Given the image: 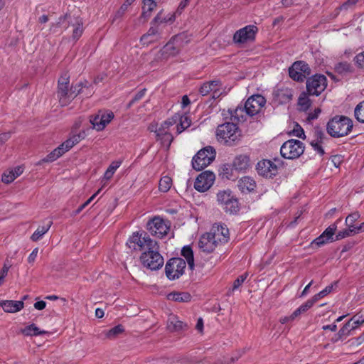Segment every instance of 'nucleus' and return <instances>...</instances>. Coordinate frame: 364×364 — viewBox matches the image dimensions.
<instances>
[{"mask_svg": "<svg viewBox=\"0 0 364 364\" xmlns=\"http://www.w3.org/2000/svg\"><path fill=\"white\" fill-rule=\"evenodd\" d=\"M191 124V119L188 114L176 113L161 124L157 129V139L161 140L164 144L169 146L173 141L172 132L178 135Z\"/></svg>", "mask_w": 364, "mask_h": 364, "instance_id": "f257e3e1", "label": "nucleus"}, {"mask_svg": "<svg viewBox=\"0 0 364 364\" xmlns=\"http://www.w3.org/2000/svg\"><path fill=\"white\" fill-rule=\"evenodd\" d=\"M266 104L265 98L261 95H255L251 96L246 101L244 107H238L233 112H230L231 119L234 121H240L243 119V112L250 116H254L259 113Z\"/></svg>", "mask_w": 364, "mask_h": 364, "instance_id": "f03ea898", "label": "nucleus"}, {"mask_svg": "<svg viewBox=\"0 0 364 364\" xmlns=\"http://www.w3.org/2000/svg\"><path fill=\"white\" fill-rule=\"evenodd\" d=\"M353 121L344 116H336L327 124L328 133L333 137H343L348 135L353 129Z\"/></svg>", "mask_w": 364, "mask_h": 364, "instance_id": "7ed1b4c3", "label": "nucleus"}, {"mask_svg": "<svg viewBox=\"0 0 364 364\" xmlns=\"http://www.w3.org/2000/svg\"><path fill=\"white\" fill-rule=\"evenodd\" d=\"M127 245L130 250L136 251H147L157 248V242L153 240L144 232H135L128 239Z\"/></svg>", "mask_w": 364, "mask_h": 364, "instance_id": "20e7f679", "label": "nucleus"}, {"mask_svg": "<svg viewBox=\"0 0 364 364\" xmlns=\"http://www.w3.org/2000/svg\"><path fill=\"white\" fill-rule=\"evenodd\" d=\"M81 85L79 84L69 89V78L61 77L58 80V97L62 106L68 105L81 92Z\"/></svg>", "mask_w": 364, "mask_h": 364, "instance_id": "39448f33", "label": "nucleus"}, {"mask_svg": "<svg viewBox=\"0 0 364 364\" xmlns=\"http://www.w3.org/2000/svg\"><path fill=\"white\" fill-rule=\"evenodd\" d=\"M216 136L218 140L232 145L240 138V132L234 122H226L218 127Z\"/></svg>", "mask_w": 364, "mask_h": 364, "instance_id": "423d86ee", "label": "nucleus"}, {"mask_svg": "<svg viewBox=\"0 0 364 364\" xmlns=\"http://www.w3.org/2000/svg\"><path fill=\"white\" fill-rule=\"evenodd\" d=\"M215 154V150L210 146L200 149L192 159L193 168L197 171L203 169L213 162Z\"/></svg>", "mask_w": 364, "mask_h": 364, "instance_id": "0eeeda50", "label": "nucleus"}, {"mask_svg": "<svg viewBox=\"0 0 364 364\" xmlns=\"http://www.w3.org/2000/svg\"><path fill=\"white\" fill-rule=\"evenodd\" d=\"M140 260L144 267L151 270L159 269L164 264V258L159 252L158 245L157 248L150 249L142 252Z\"/></svg>", "mask_w": 364, "mask_h": 364, "instance_id": "6e6552de", "label": "nucleus"}, {"mask_svg": "<svg viewBox=\"0 0 364 364\" xmlns=\"http://www.w3.org/2000/svg\"><path fill=\"white\" fill-rule=\"evenodd\" d=\"M82 136L80 134H74L62 143L59 146L55 149L52 152H50L44 159L43 161L46 162H51L54 161L60 157L65 152L68 151L74 145L79 143Z\"/></svg>", "mask_w": 364, "mask_h": 364, "instance_id": "1a4fd4ad", "label": "nucleus"}, {"mask_svg": "<svg viewBox=\"0 0 364 364\" xmlns=\"http://www.w3.org/2000/svg\"><path fill=\"white\" fill-rule=\"evenodd\" d=\"M304 151V144L296 139H290L285 141L280 149L282 156L288 159L299 157Z\"/></svg>", "mask_w": 364, "mask_h": 364, "instance_id": "9d476101", "label": "nucleus"}, {"mask_svg": "<svg viewBox=\"0 0 364 364\" xmlns=\"http://www.w3.org/2000/svg\"><path fill=\"white\" fill-rule=\"evenodd\" d=\"M185 35L181 33L176 35L163 47L161 54L163 58H168L178 55L183 46Z\"/></svg>", "mask_w": 364, "mask_h": 364, "instance_id": "9b49d317", "label": "nucleus"}, {"mask_svg": "<svg viewBox=\"0 0 364 364\" xmlns=\"http://www.w3.org/2000/svg\"><path fill=\"white\" fill-rule=\"evenodd\" d=\"M186 266V262L181 258L176 257L169 259L165 267L166 277L170 280L179 278L183 274Z\"/></svg>", "mask_w": 364, "mask_h": 364, "instance_id": "f8f14e48", "label": "nucleus"}, {"mask_svg": "<svg viewBox=\"0 0 364 364\" xmlns=\"http://www.w3.org/2000/svg\"><path fill=\"white\" fill-rule=\"evenodd\" d=\"M310 74V68L304 61H296L289 68V77L295 81L302 82Z\"/></svg>", "mask_w": 364, "mask_h": 364, "instance_id": "ddd939ff", "label": "nucleus"}, {"mask_svg": "<svg viewBox=\"0 0 364 364\" xmlns=\"http://www.w3.org/2000/svg\"><path fill=\"white\" fill-rule=\"evenodd\" d=\"M218 201L220 203L226 212L230 213H236L238 210V202L232 196L230 191H222L217 195Z\"/></svg>", "mask_w": 364, "mask_h": 364, "instance_id": "4468645a", "label": "nucleus"}, {"mask_svg": "<svg viewBox=\"0 0 364 364\" xmlns=\"http://www.w3.org/2000/svg\"><path fill=\"white\" fill-rule=\"evenodd\" d=\"M147 229L153 235L162 237L168 233L169 225L162 218L155 217L147 223Z\"/></svg>", "mask_w": 364, "mask_h": 364, "instance_id": "2eb2a0df", "label": "nucleus"}, {"mask_svg": "<svg viewBox=\"0 0 364 364\" xmlns=\"http://www.w3.org/2000/svg\"><path fill=\"white\" fill-rule=\"evenodd\" d=\"M215 179V176L213 172L203 171L196 178L194 188L199 192H205L213 186Z\"/></svg>", "mask_w": 364, "mask_h": 364, "instance_id": "dca6fc26", "label": "nucleus"}, {"mask_svg": "<svg viewBox=\"0 0 364 364\" xmlns=\"http://www.w3.org/2000/svg\"><path fill=\"white\" fill-rule=\"evenodd\" d=\"M257 30L255 26H246L235 32L233 36V41L236 43H244L253 41Z\"/></svg>", "mask_w": 364, "mask_h": 364, "instance_id": "f3484780", "label": "nucleus"}, {"mask_svg": "<svg viewBox=\"0 0 364 364\" xmlns=\"http://www.w3.org/2000/svg\"><path fill=\"white\" fill-rule=\"evenodd\" d=\"M113 118L114 114L112 112L100 111L95 116L91 117L90 123L94 129L97 131H102Z\"/></svg>", "mask_w": 364, "mask_h": 364, "instance_id": "a211bd4d", "label": "nucleus"}, {"mask_svg": "<svg viewBox=\"0 0 364 364\" xmlns=\"http://www.w3.org/2000/svg\"><path fill=\"white\" fill-rule=\"evenodd\" d=\"M259 175L265 178H272L277 173V166L270 160L259 161L256 167Z\"/></svg>", "mask_w": 364, "mask_h": 364, "instance_id": "6ab92c4d", "label": "nucleus"}, {"mask_svg": "<svg viewBox=\"0 0 364 364\" xmlns=\"http://www.w3.org/2000/svg\"><path fill=\"white\" fill-rule=\"evenodd\" d=\"M208 233L219 245L224 244L228 241L229 230L226 225L215 224Z\"/></svg>", "mask_w": 364, "mask_h": 364, "instance_id": "aec40b11", "label": "nucleus"}, {"mask_svg": "<svg viewBox=\"0 0 364 364\" xmlns=\"http://www.w3.org/2000/svg\"><path fill=\"white\" fill-rule=\"evenodd\" d=\"M363 323L364 316L355 315L340 329L339 333L341 336H348L351 331L356 329Z\"/></svg>", "mask_w": 364, "mask_h": 364, "instance_id": "412c9836", "label": "nucleus"}, {"mask_svg": "<svg viewBox=\"0 0 364 364\" xmlns=\"http://www.w3.org/2000/svg\"><path fill=\"white\" fill-rule=\"evenodd\" d=\"M218 245L219 244L212 238L208 232L203 235L198 242L200 249L207 253L213 252Z\"/></svg>", "mask_w": 364, "mask_h": 364, "instance_id": "4be33fe9", "label": "nucleus"}, {"mask_svg": "<svg viewBox=\"0 0 364 364\" xmlns=\"http://www.w3.org/2000/svg\"><path fill=\"white\" fill-rule=\"evenodd\" d=\"M151 27L146 33L143 35L141 38V42L144 45H148L149 43L157 41L160 38L161 31L159 26L157 24L151 23Z\"/></svg>", "mask_w": 364, "mask_h": 364, "instance_id": "5701e85b", "label": "nucleus"}, {"mask_svg": "<svg viewBox=\"0 0 364 364\" xmlns=\"http://www.w3.org/2000/svg\"><path fill=\"white\" fill-rule=\"evenodd\" d=\"M273 96L275 100L280 104L289 102L293 96L292 90L288 87H277L274 90Z\"/></svg>", "mask_w": 364, "mask_h": 364, "instance_id": "b1692460", "label": "nucleus"}, {"mask_svg": "<svg viewBox=\"0 0 364 364\" xmlns=\"http://www.w3.org/2000/svg\"><path fill=\"white\" fill-rule=\"evenodd\" d=\"M337 225L336 223L329 225L321 235H320V245L331 243L337 241L336 239V231Z\"/></svg>", "mask_w": 364, "mask_h": 364, "instance_id": "393cba45", "label": "nucleus"}, {"mask_svg": "<svg viewBox=\"0 0 364 364\" xmlns=\"http://www.w3.org/2000/svg\"><path fill=\"white\" fill-rule=\"evenodd\" d=\"M0 306L4 311L8 313H16L20 311L24 306L23 301L6 300L1 301Z\"/></svg>", "mask_w": 364, "mask_h": 364, "instance_id": "a878e982", "label": "nucleus"}, {"mask_svg": "<svg viewBox=\"0 0 364 364\" xmlns=\"http://www.w3.org/2000/svg\"><path fill=\"white\" fill-rule=\"evenodd\" d=\"M23 172V168L21 166L8 169L3 173L1 181L5 183H10L13 182L17 177L21 176Z\"/></svg>", "mask_w": 364, "mask_h": 364, "instance_id": "bb28decb", "label": "nucleus"}, {"mask_svg": "<svg viewBox=\"0 0 364 364\" xmlns=\"http://www.w3.org/2000/svg\"><path fill=\"white\" fill-rule=\"evenodd\" d=\"M237 186L242 193H250L256 188V182L250 176H244L238 181Z\"/></svg>", "mask_w": 364, "mask_h": 364, "instance_id": "cd10ccee", "label": "nucleus"}, {"mask_svg": "<svg viewBox=\"0 0 364 364\" xmlns=\"http://www.w3.org/2000/svg\"><path fill=\"white\" fill-rule=\"evenodd\" d=\"M232 167L237 171H245L250 167L249 157L246 155L236 156L232 162Z\"/></svg>", "mask_w": 364, "mask_h": 364, "instance_id": "c85d7f7f", "label": "nucleus"}, {"mask_svg": "<svg viewBox=\"0 0 364 364\" xmlns=\"http://www.w3.org/2000/svg\"><path fill=\"white\" fill-rule=\"evenodd\" d=\"M318 75L317 74L314 75L309 77L306 81V90L311 95H318Z\"/></svg>", "mask_w": 364, "mask_h": 364, "instance_id": "c756f323", "label": "nucleus"}, {"mask_svg": "<svg viewBox=\"0 0 364 364\" xmlns=\"http://www.w3.org/2000/svg\"><path fill=\"white\" fill-rule=\"evenodd\" d=\"M317 301V295H314V297L311 299L308 300L306 303L301 305L299 308H297L294 312H293V316H295L296 318H298L301 314L306 312L309 309H310L313 305Z\"/></svg>", "mask_w": 364, "mask_h": 364, "instance_id": "7c9ffc66", "label": "nucleus"}, {"mask_svg": "<svg viewBox=\"0 0 364 364\" xmlns=\"http://www.w3.org/2000/svg\"><path fill=\"white\" fill-rule=\"evenodd\" d=\"M21 331L26 336H37L47 333V331L41 330L33 323L26 326Z\"/></svg>", "mask_w": 364, "mask_h": 364, "instance_id": "2f4dec72", "label": "nucleus"}, {"mask_svg": "<svg viewBox=\"0 0 364 364\" xmlns=\"http://www.w3.org/2000/svg\"><path fill=\"white\" fill-rule=\"evenodd\" d=\"M191 295L188 292H171L167 295V299L178 302H188L191 300Z\"/></svg>", "mask_w": 364, "mask_h": 364, "instance_id": "473e14b6", "label": "nucleus"}, {"mask_svg": "<svg viewBox=\"0 0 364 364\" xmlns=\"http://www.w3.org/2000/svg\"><path fill=\"white\" fill-rule=\"evenodd\" d=\"M162 11H160L157 15L154 17V18L152 21V23L157 24L159 26L160 24L163 23H173L176 20V15L175 14H168L166 16H162Z\"/></svg>", "mask_w": 364, "mask_h": 364, "instance_id": "72a5a7b5", "label": "nucleus"}, {"mask_svg": "<svg viewBox=\"0 0 364 364\" xmlns=\"http://www.w3.org/2000/svg\"><path fill=\"white\" fill-rule=\"evenodd\" d=\"M186 325L178 319L175 316L169 317L168 321L167 327L171 331H182Z\"/></svg>", "mask_w": 364, "mask_h": 364, "instance_id": "f704fd0d", "label": "nucleus"}, {"mask_svg": "<svg viewBox=\"0 0 364 364\" xmlns=\"http://www.w3.org/2000/svg\"><path fill=\"white\" fill-rule=\"evenodd\" d=\"M124 331V328L122 325L119 324L109 330H105L102 332L106 338L112 340L116 338L119 335L122 334Z\"/></svg>", "mask_w": 364, "mask_h": 364, "instance_id": "c9c22d12", "label": "nucleus"}, {"mask_svg": "<svg viewBox=\"0 0 364 364\" xmlns=\"http://www.w3.org/2000/svg\"><path fill=\"white\" fill-rule=\"evenodd\" d=\"M51 225L52 222L48 221L46 225L38 227L31 235V239L33 241L39 240L49 230Z\"/></svg>", "mask_w": 364, "mask_h": 364, "instance_id": "e433bc0d", "label": "nucleus"}, {"mask_svg": "<svg viewBox=\"0 0 364 364\" xmlns=\"http://www.w3.org/2000/svg\"><path fill=\"white\" fill-rule=\"evenodd\" d=\"M143 4L141 16L148 18L156 9V3L154 0H143Z\"/></svg>", "mask_w": 364, "mask_h": 364, "instance_id": "4c0bfd02", "label": "nucleus"}, {"mask_svg": "<svg viewBox=\"0 0 364 364\" xmlns=\"http://www.w3.org/2000/svg\"><path fill=\"white\" fill-rule=\"evenodd\" d=\"M181 255L186 259L189 267L192 269L194 267L193 252L190 246H185L181 250Z\"/></svg>", "mask_w": 364, "mask_h": 364, "instance_id": "58836bf2", "label": "nucleus"}, {"mask_svg": "<svg viewBox=\"0 0 364 364\" xmlns=\"http://www.w3.org/2000/svg\"><path fill=\"white\" fill-rule=\"evenodd\" d=\"M220 81L219 80H213L210 82H205L200 87L199 92L203 96H205L210 92H211L212 86H219Z\"/></svg>", "mask_w": 364, "mask_h": 364, "instance_id": "ea45409f", "label": "nucleus"}, {"mask_svg": "<svg viewBox=\"0 0 364 364\" xmlns=\"http://www.w3.org/2000/svg\"><path fill=\"white\" fill-rule=\"evenodd\" d=\"M172 186V179L168 176H163L159 183V188L162 192H167Z\"/></svg>", "mask_w": 364, "mask_h": 364, "instance_id": "a19ab883", "label": "nucleus"}, {"mask_svg": "<svg viewBox=\"0 0 364 364\" xmlns=\"http://www.w3.org/2000/svg\"><path fill=\"white\" fill-rule=\"evenodd\" d=\"M354 115L359 122L364 123V100L356 105L354 109Z\"/></svg>", "mask_w": 364, "mask_h": 364, "instance_id": "79ce46f5", "label": "nucleus"}, {"mask_svg": "<svg viewBox=\"0 0 364 364\" xmlns=\"http://www.w3.org/2000/svg\"><path fill=\"white\" fill-rule=\"evenodd\" d=\"M360 217V215L358 212H354L351 214H349L346 218V225L347 227H350V228L355 229L356 226L354 225V223L357 221Z\"/></svg>", "mask_w": 364, "mask_h": 364, "instance_id": "37998d69", "label": "nucleus"}, {"mask_svg": "<svg viewBox=\"0 0 364 364\" xmlns=\"http://www.w3.org/2000/svg\"><path fill=\"white\" fill-rule=\"evenodd\" d=\"M354 235H355V229L350 228V227H347L346 229L338 232V233L336 235V240H340L346 237L353 236Z\"/></svg>", "mask_w": 364, "mask_h": 364, "instance_id": "c03bdc74", "label": "nucleus"}, {"mask_svg": "<svg viewBox=\"0 0 364 364\" xmlns=\"http://www.w3.org/2000/svg\"><path fill=\"white\" fill-rule=\"evenodd\" d=\"M298 105L301 110L305 111L310 107V100L305 94H302L299 98Z\"/></svg>", "mask_w": 364, "mask_h": 364, "instance_id": "a18cd8bd", "label": "nucleus"}, {"mask_svg": "<svg viewBox=\"0 0 364 364\" xmlns=\"http://www.w3.org/2000/svg\"><path fill=\"white\" fill-rule=\"evenodd\" d=\"M337 287V282H333L328 284L323 290L320 291V299L327 296Z\"/></svg>", "mask_w": 364, "mask_h": 364, "instance_id": "49530a36", "label": "nucleus"}, {"mask_svg": "<svg viewBox=\"0 0 364 364\" xmlns=\"http://www.w3.org/2000/svg\"><path fill=\"white\" fill-rule=\"evenodd\" d=\"M83 28L81 23H76L74 25V28L73 31V38L75 40H77L82 34Z\"/></svg>", "mask_w": 364, "mask_h": 364, "instance_id": "de8ad7c7", "label": "nucleus"}, {"mask_svg": "<svg viewBox=\"0 0 364 364\" xmlns=\"http://www.w3.org/2000/svg\"><path fill=\"white\" fill-rule=\"evenodd\" d=\"M101 189H99L95 194H93L87 201L81 205L75 211V214H79L85 207H87L100 192Z\"/></svg>", "mask_w": 364, "mask_h": 364, "instance_id": "09e8293b", "label": "nucleus"}, {"mask_svg": "<svg viewBox=\"0 0 364 364\" xmlns=\"http://www.w3.org/2000/svg\"><path fill=\"white\" fill-rule=\"evenodd\" d=\"M350 65L348 63H340L336 66V70L340 73H346L350 70Z\"/></svg>", "mask_w": 364, "mask_h": 364, "instance_id": "8fccbe9b", "label": "nucleus"}, {"mask_svg": "<svg viewBox=\"0 0 364 364\" xmlns=\"http://www.w3.org/2000/svg\"><path fill=\"white\" fill-rule=\"evenodd\" d=\"M247 274L245 273L240 275L233 283L232 290L238 289L247 279Z\"/></svg>", "mask_w": 364, "mask_h": 364, "instance_id": "3c124183", "label": "nucleus"}, {"mask_svg": "<svg viewBox=\"0 0 364 364\" xmlns=\"http://www.w3.org/2000/svg\"><path fill=\"white\" fill-rule=\"evenodd\" d=\"M355 61L359 68H364V51L355 56Z\"/></svg>", "mask_w": 364, "mask_h": 364, "instance_id": "603ef678", "label": "nucleus"}, {"mask_svg": "<svg viewBox=\"0 0 364 364\" xmlns=\"http://www.w3.org/2000/svg\"><path fill=\"white\" fill-rule=\"evenodd\" d=\"M292 134L294 136H297L299 138H302L304 136V132L301 126L296 124L292 130Z\"/></svg>", "mask_w": 364, "mask_h": 364, "instance_id": "864d4df0", "label": "nucleus"}, {"mask_svg": "<svg viewBox=\"0 0 364 364\" xmlns=\"http://www.w3.org/2000/svg\"><path fill=\"white\" fill-rule=\"evenodd\" d=\"M11 267V264L5 263L0 273V285L2 284L4 279L7 275Z\"/></svg>", "mask_w": 364, "mask_h": 364, "instance_id": "5fc2aeb1", "label": "nucleus"}, {"mask_svg": "<svg viewBox=\"0 0 364 364\" xmlns=\"http://www.w3.org/2000/svg\"><path fill=\"white\" fill-rule=\"evenodd\" d=\"M220 86H221L220 83L219 86H212L211 92L213 93V98H214V99L218 98L222 95Z\"/></svg>", "mask_w": 364, "mask_h": 364, "instance_id": "6e6d98bb", "label": "nucleus"}, {"mask_svg": "<svg viewBox=\"0 0 364 364\" xmlns=\"http://www.w3.org/2000/svg\"><path fill=\"white\" fill-rule=\"evenodd\" d=\"M145 90H142L141 91H139V92H137L135 96L134 97V98L130 101L129 104V107H130L132 104H134L135 102L141 100L145 95Z\"/></svg>", "mask_w": 364, "mask_h": 364, "instance_id": "4d7b16f0", "label": "nucleus"}, {"mask_svg": "<svg viewBox=\"0 0 364 364\" xmlns=\"http://www.w3.org/2000/svg\"><path fill=\"white\" fill-rule=\"evenodd\" d=\"M357 2H358V0H348L347 1H346L345 3H343L342 4V6H341V10H347L349 8L355 5V4Z\"/></svg>", "mask_w": 364, "mask_h": 364, "instance_id": "13d9d810", "label": "nucleus"}, {"mask_svg": "<svg viewBox=\"0 0 364 364\" xmlns=\"http://www.w3.org/2000/svg\"><path fill=\"white\" fill-rule=\"evenodd\" d=\"M121 161H114L111 163V164L107 168V170H109L112 173H114L117 169L120 166Z\"/></svg>", "mask_w": 364, "mask_h": 364, "instance_id": "bf43d9fd", "label": "nucleus"}, {"mask_svg": "<svg viewBox=\"0 0 364 364\" xmlns=\"http://www.w3.org/2000/svg\"><path fill=\"white\" fill-rule=\"evenodd\" d=\"M38 252V248L36 247L33 250L32 252L29 255L28 257V262L31 264L33 263L37 257Z\"/></svg>", "mask_w": 364, "mask_h": 364, "instance_id": "052dcab7", "label": "nucleus"}, {"mask_svg": "<svg viewBox=\"0 0 364 364\" xmlns=\"http://www.w3.org/2000/svg\"><path fill=\"white\" fill-rule=\"evenodd\" d=\"M327 87V78L325 75H320V89L324 90Z\"/></svg>", "mask_w": 364, "mask_h": 364, "instance_id": "680f3d73", "label": "nucleus"}, {"mask_svg": "<svg viewBox=\"0 0 364 364\" xmlns=\"http://www.w3.org/2000/svg\"><path fill=\"white\" fill-rule=\"evenodd\" d=\"M113 175H114V173L110 172L109 170H107V169L106 170V171L104 174L103 178L102 180V183H103V186H105L106 184V182H105V181L110 180L112 178Z\"/></svg>", "mask_w": 364, "mask_h": 364, "instance_id": "e2e57ef3", "label": "nucleus"}, {"mask_svg": "<svg viewBox=\"0 0 364 364\" xmlns=\"http://www.w3.org/2000/svg\"><path fill=\"white\" fill-rule=\"evenodd\" d=\"M34 308L38 310H43L46 306V303L44 301H36L34 304Z\"/></svg>", "mask_w": 364, "mask_h": 364, "instance_id": "0e129e2a", "label": "nucleus"}, {"mask_svg": "<svg viewBox=\"0 0 364 364\" xmlns=\"http://www.w3.org/2000/svg\"><path fill=\"white\" fill-rule=\"evenodd\" d=\"M294 319H296V317L295 316H293V313L289 316H284V317H282L280 318V322L282 323V324H284L286 323H288V322H290V321H294Z\"/></svg>", "mask_w": 364, "mask_h": 364, "instance_id": "69168bd1", "label": "nucleus"}, {"mask_svg": "<svg viewBox=\"0 0 364 364\" xmlns=\"http://www.w3.org/2000/svg\"><path fill=\"white\" fill-rule=\"evenodd\" d=\"M181 107L183 109L186 108L188 105H190L191 101L187 95H183L181 99Z\"/></svg>", "mask_w": 364, "mask_h": 364, "instance_id": "338daca9", "label": "nucleus"}, {"mask_svg": "<svg viewBox=\"0 0 364 364\" xmlns=\"http://www.w3.org/2000/svg\"><path fill=\"white\" fill-rule=\"evenodd\" d=\"M134 1L135 0H126L124 3L122 5L120 9L123 12L125 11L127 9V8L134 2Z\"/></svg>", "mask_w": 364, "mask_h": 364, "instance_id": "774afa93", "label": "nucleus"}]
</instances>
